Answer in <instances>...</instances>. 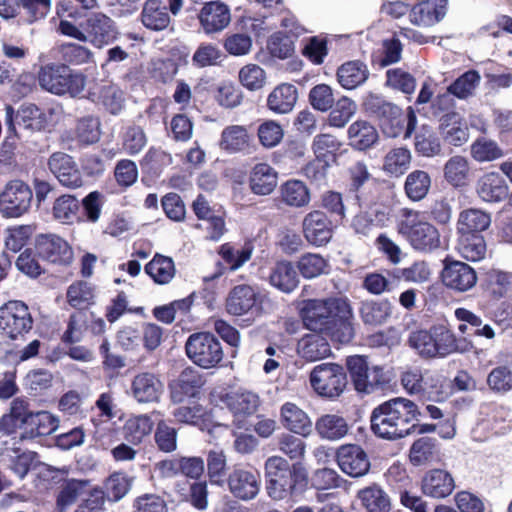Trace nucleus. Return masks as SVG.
<instances>
[{
  "mask_svg": "<svg viewBox=\"0 0 512 512\" xmlns=\"http://www.w3.org/2000/svg\"><path fill=\"white\" fill-rule=\"evenodd\" d=\"M420 411L411 400L396 397L385 401L372 411L371 429L375 435L387 440L404 438L415 431Z\"/></svg>",
  "mask_w": 512,
  "mask_h": 512,
  "instance_id": "1",
  "label": "nucleus"
},
{
  "mask_svg": "<svg viewBox=\"0 0 512 512\" xmlns=\"http://www.w3.org/2000/svg\"><path fill=\"white\" fill-rule=\"evenodd\" d=\"M301 316L307 329L330 330L337 326V319L352 318V309L347 299H309L302 302Z\"/></svg>",
  "mask_w": 512,
  "mask_h": 512,
  "instance_id": "2",
  "label": "nucleus"
},
{
  "mask_svg": "<svg viewBox=\"0 0 512 512\" xmlns=\"http://www.w3.org/2000/svg\"><path fill=\"white\" fill-rule=\"evenodd\" d=\"M400 217L398 231L414 250L430 253L441 246L438 229L425 220L420 211L402 208Z\"/></svg>",
  "mask_w": 512,
  "mask_h": 512,
  "instance_id": "3",
  "label": "nucleus"
},
{
  "mask_svg": "<svg viewBox=\"0 0 512 512\" xmlns=\"http://www.w3.org/2000/svg\"><path fill=\"white\" fill-rule=\"evenodd\" d=\"M40 86L55 95H79L85 87L86 77L66 64L51 63L43 66L38 76Z\"/></svg>",
  "mask_w": 512,
  "mask_h": 512,
  "instance_id": "4",
  "label": "nucleus"
},
{
  "mask_svg": "<svg viewBox=\"0 0 512 512\" xmlns=\"http://www.w3.org/2000/svg\"><path fill=\"white\" fill-rule=\"evenodd\" d=\"M5 122L9 136L18 138L23 137L25 132L43 131L48 126L46 114L35 104H22L17 111L8 105Z\"/></svg>",
  "mask_w": 512,
  "mask_h": 512,
  "instance_id": "5",
  "label": "nucleus"
},
{
  "mask_svg": "<svg viewBox=\"0 0 512 512\" xmlns=\"http://www.w3.org/2000/svg\"><path fill=\"white\" fill-rule=\"evenodd\" d=\"M185 349L189 359L204 369L217 366L224 356L220 341L208 332L190 335L186 341Z\"/></svg>",
  "mask_w": 512,
  "mask_h": 512,
  "instance_id": "6",
  "label": "nucleus"
},
{
  "mask_svg": "<svg viewBox=\"0 0 512 512\" xmlns=\"http://www.w3.org/2000/svg\"><path fill=\"white\" fill-rule=\"evenodd\" d=\"M268 302V296L257 287L240 284L230 290L225 301V308L227 313L233 316H242L248 313L260 316Z\"/></svg>",
  "mask_w": 512,
  "mask_h": 512,
  "instance_id": "7",
  "label": "nucleus"
},
{
  "mask_svg": "<svg viewBox=\"0 0 512 512\" xmlns=\"http://www.w3.org/2000/svg\"><path fill=\"white\" fill-rule=\"evenodd\" d=\"M310 383L315 392L320 396L336 398L343 393L347 384V378L341 365L322 363L315 366L311 371Z\"/></svg>",
  "mask_w": 512,
  "mask_h": 512,
  "instance_id": "8",
  "label": "nucleus"
},
{
  "mask_svg": "<svg viewBox=\"0 0 512 512\" xmlns=\"http://www.w3.org/2000/svg\"><path fill=\"white\" fill-rule=\"evenodd\" d=\"M32 326L33 318L25 302L10 300L0 307V329L11 340L23 337Z\"/></svg>",
  "mask_w": 512,
  "mask_h": 512,
  "instance_id": "9",
  "label": "nucleus"
},
{
  "mask_svg": "<svg viewBox=\"0 0 512 512\" xmlns=\"http://www.w3.org/2000/svg\"><path fill=\"white\" fill-rule=\"evenodd\" d=\"M265 475L268 495L274 500L285 499L295 487V478L289 463L280 456L266 460Z\"/></svg>",
  "mask_w": 512,
  "mask_h": 512,
  "instance_id": "10",
  "label": "nucleus"
},
{
  "mask_svg": "<svg viewBox=\"0 0 512 512\" xmlns=\"http://www.w3.org/2000/svg\"><path fill=\"white\" fill-rule=\"evenodd\" d=\"M33 193L22 180H12L0 193V213L7 218L22 216L30 207Z\"/></svg>",
  "mask_w": 512,
  "mask_h": 512,
  "instance_id": "11",
  "label": "nucleus"
},
{
  "mask_svg": "<svg viewBox=\"0 0 512 512\" xmlns=\"http://www.w3.org/2000/svg\"><path fill=\"white\" fill-rule=\"evenodd\" d=\"M83 29L86 32V42L97 48L112 44L119 36L116 22L102 12L86 13Z\"/></svg>",
  "mask_w": 512,
  "mask_h": 512,
  "instance_id": "12",
  "label": "nucleus"
},
{
  "mask_svg": "<svg viewBox=\"0 0 512 512\" xmlns=\"http://www.w3.org/2000/svg\"><path fill=\"white\" fill-rule=\"evenodd\" d=\"M347 368L359 392L371 393L385 383L383 370L380 367L369 368L364 356L354 355L347 358Z\"/></svg>",
  "mask_w": 512,
  "mask_h": 512,
  "instance_id": "13",
  "label": "nucleus"
},
{
  "mask_svg": "<svg viewBox=\"0 0 512 512\" xmlns=\"http://www.w3.org/2000/svg\"><path fill=\"white\" fill-rule=\"evenodd\" d=\"M35 251L40 259L52 264L67 266L73 260V250L68 242L52 233L36 236Z\"/></svg>",
  "mask_w": 512,
  "mask_h": 512,
  "instance_id": "14",
  "label": "nucleus"
},
{
  "mask_svg": "<svg viewBox=\"0 0 512 512\" xmlns=\"http://www.w3.org/2000/svg\"><path fill=\"white\" fill-rule=\"evenodd\" d=\"M48 168L59 183L75 189L83 186L82 173L74 158L64 152H54L48 159Z\"/></svg>",
  "mask_w": 512,
  "mask_h": 512,
  "instance_id": "15",
  "label": "nucleus"
},
{
  "mask_svg": "<svg viewBox=\"0 0 512 512\" xmlns=\"http://www.w3.org/2000/svg\"><path fill=\"white\" fill-rule=\"evenodd\" d=\"M379 121L386 136L396 138L403 134L404 138L407 139L416 127L417 117L411 108H409L407 114H404L398 106L393 105L388 107L387 113Z\"/></svg>",
  "mask_w": 512,
  "mask_h": 512,
  "instance_id": "16",
  "label": "nucleus"
},
{
  "mask_svg": "<svg viewBox=\"0 0 512 512\" xmlns=\"http://www.w3.org/2000/svg\"><path fill=\"white\" fill-rule=\"evenodd\" d=\"M443 284L456 292H467L477 283L476 271L461 261H445L442 271Z\"/></svg>",
  "mask_w": 512,
  "mask_h": 512,
  "instance_id": "17",
  "label": "nucleus"
},
{
  "mask_svg": "<svg viewBox=\"0 0 512 512\" xmlns=\"http://www.w3.org/2000/svg\"><path fill=\"white\" fill-rule=\"evenodd\" d=\"M220 400L233 414L234 422L239 428L243 426L246 417L257 411L260 403L257 394L246 390L225 393L220 396Z\"/></svg>",
  "mask_w": 512,
  "mask_h": 512,
  "instance_id": "18",
  "label": "nucleus"
},
{
  "mask_svg": "<svg viewBox=\"0 0 512 512\" xmlns=\"http://www.w3.org/2000/svg\"><path fill=\"white\" fill-rule=\"evenodd\" d=\"M260 483L259 474L245 468H234L227 478L230 493L243 501L252 500L258 495Z\"/></svg>",
  "mask_w": 512,
  "mask_h": 512,
  "instance_id": "19",
  "label": "nucleus"
},
{
  "mask_svg": "<svg viewBox=\"0 0 512 512\" xmlns=\"http://www.w3.org/2000/svg\"><path fill=\"white\" fill-rule=\"evenodd\" d=\"M306 241L316 247L325 246L333 235L332 222L319 210L309 212L302 221Z\"/></svg>",
  "mask_w": 512,
  "mask_h": 512,
  "instance_id": "20",
  "label": "nucleus"
},
{
  "mask_svg": "<svg viewBox=\"0 0 512 512\" xmlns=\"http://www.w3.org/2000/svg\"><path fill=\"white\" fill-rule=\"evenodd\" d=\"M205 381L202 375L193 367H187L168 383L170 399L181 403L186 398L196 397Z\"/></svg>",
  "mask_w": 512,
  "mask_h": 512,
  "instance_id": "21",
  "label": "nucleus"
},
{
  "mask_svg": "<svg viewBox=\"0 0 512 512\" xmlns=\"http://www.w3.org/2000/svg\"><path fill=\"white\" fill-rule=\"evenodd\" d=\"M336 458L342 472L354 478L366 475L370 469L366 452L355 444L340 446Z\"/></svg>",
  "mask_w": 512,
  "mask_h": 512,
  "instance_id": "22",
  "label": "nucleus"
},
{
  "mask_svg": "<svg viewBox=\"0 0 512 512\" xmlns=\"http://www.w3.org/2000/svg\"><path fill=\"white\" fill-rule=\"evenodd\" d=\"M25 416L24 432L20 436L22 440L50 435L59 427L58 417L45 410L34 412L26 406Z\"/></svg>",
  "mask_w": 512,
  "mask_h": 512,
  "instance_id": "23",
  "label": "nucleus"
},
{
  "mask_svg": "<svg viewBox=\"0 0 512 512\" xmlns=\"http://www.w3.org/2000/svg\"><path fill=\"white\" fill-rule=\"evenodd\" d=\"M447 13V0H422L409 13V20L419 27H431L440 22Z\"/></svg>",
  "mask_w": 512,
  "mask_h": 512,
  "instance_id": "24",
  "label": "nucleus"
},
{
  "mask_svg": "<svg viewBox=\"0 0 512 512\" xmlns=\"http://www.w3.org/2000/svg\"><path fill=\"white\" fill-rule=\"evenodd\" d=\"M439 375H430L423 373L420 368L414 367L405 370L400 377L403 389L410 395L429 396L434 393V389L440 382Z\"/></svg>",
  "mask_w": 512,
  "mask_h": 512,
  "instance_id": "25",
  "label": "nucleus"
},
{
  "mask_svg": "<svg viewBox=\"0 0 512 512\" xmlns=\"http://www.w3.org/2000/svg\"><path fill=\"white\" fill-rule=\"evenodd\" d=\"M198 17L207 34L223 30L231 21L228 6L220 1L207 2L202 7Z\"/></svg>",
  "mask_w": 512,
  "mask_h": 512,
  "instance_id": "26",
  "label": "nucleus"
},
{
  "mask_svg": "<svg viewBox=\"0 0 512 512\" xmlns=\"http://www.w3.org/2000/svg\"><path fill=\"white\" fill-rule=\"evenodd\" d=\"M331 346L325 336L310 333L302 336L297 344L298 355L308 362H316L331 355Z\"/></svg>",
  "mask_w": 512,
  "mask_h": 512,
  "instance_id": "27",
  "label": "nucleus"
},
{
  "mask_svg": "<svg viewBox=\"0 0 512 512\" xmlns=\"http://www.w3.org/2000/svg\"><path fill=\"white\" fill-rule=\"evenodd\" d=\"M278 184V173L268 163H257L251 169L249 186L256 195L266 196L271 194Z\"/></svg>",
  "mask_w": 512,
  "mask_h": 512,
  "instance_id": "28",
  "label": "nucleus"
},
{
  "mask_svg": "<svg viewBox=\"0 0 512 512\" xmlns=\"http://www.w3.org/2000/svg\"><path fill=\"white\" fill-rule=\"evenodd\" d=\"M481 76L476 70H469L458 77L448 88L447 92L437 97V104L449 103L451 95L459 99H467L472 96L479 86Z\"/></svg>",
  "mask_w": 512,
  "mask_h": 512,
  "instance_id": "29",
  "label": "nucleus"
},
{
  "mask_svg": "<svg viewBox=\"0 0 512 512\" xmlns=\"http://www.w3.org/2000/svg\"><path fill=\"white\" fill-rule=\"evenodd\" d=\"M454 488L452 476L442 469L427 472L422 480L423 493L433 498H445L453 492Z\"/></svg>",
  "mask_w": 512,
  "mask_h": 512,
  "instance_id": "30",
  "label": "nucleus"
},
{
  "mask_svg": "<svg viewBox=\"0 0 512 512\" xmlns=\"http://www.w3.org/2000/svg\"><path fill=\"white\" fill-rule=\"evenodd\" d=\"M59 482L61 483L56 496V509L59 512L67 511L90 485L88 479L64 478L59 479Z\"/></svg>",
  "mask_w": 512,
  "mask_h": 512,
  "instance_id": "31",
  "label": "nucleus"
},
{
  "mask_svg": "<svg viewBox=\"0 0 512 512\" xmlns=\"http://www.w3.org/2000/svg\"><path fill=\"white\" fill-rule=\"evenodd\" d=\"M440 130L444 139L451 145L461 146L468 141V127L459 113L450 112L443 115Z\"/></svg>",
  "mask_w": 512,
  "mask_h": 512,
  "instance_id": "32",
  "label": "nucleus"
},
{
  "mask_svg": "<svg viewBox=\"0 0 512 512\" xmlns=\"http://www.w3.org/2000/svg\"><path fill=\"white\" fill-rule=\"evenodd\" d=\"M476 192L483 201L495 203L507 197L508 186L499 174L490 172L477 181Z\"/></svg>",
  "mask_w": 512,
  "mask_h": 512,
  "instance_id": "33",
  "label": "nucleus"
},
{
  "mask_svg": "<svg viewBox=\"0 0 512 512\" xmlns=\"http://www.w3.org/2000/svg\"><path fill=\"white\" fill-rule=\"evenodd\" d=\"M435 348L437 357H445L452 353H465L472 348L471 342L465 338L457 339L446 327H434Z\"/></svg>",
  "mask_w": 512,
  "mask_h": 512,
  "instance_id": "34",
  "label": "nucleus"
},
{
  "mask_svg": "<svg viewBox=\"0 0 512 512\" xmlns=\"http://www.w3.org/2000/svg\"><path fill=\"white\" fill-rule=\"evenodd\" d=\"M281 421L285 428L302 436L309 435L312 430V422L307 413L291 402L282 405Z\"/></svg>",
  "mask_w": 512,
  "mask_h": 512,
  "instance_id": "35",
  "label": "nucleus"
},
{
  "mask_svg": "<svg viewBox=\"0 0 512 512\" xmlns=\"http://www.w3.org/2000/svg\"><path fill=\"white\" fill-rule=\"evenodd\" d=\"M298 98L297 88L292 84H280L268 95L267 106L277 114H286L293 110Z\"/></svg>",
  "mask_w": 512,
  "mask_h": 512,
  "instance_id": "36",
  "label": "nucleus"
},
{
  "mask_svg": "<svg viewBox=\"0 0 512 512\" xmlns=\"http://www.w3.org/2000/svg\"><path fill=\"white\" fill-rule=\"evenodd\" d=\"M369 74L366 64L359 60H353L342 64L338 68L337 79L344 89L352 90L365 83Z\"/></svg>",
  "mask_w": 512,
  "mask_h": 512,
  "instance_id": "37",
  "label": "nucleus"
},
{
  "mask_svg": "<svg viewBox=\"0 0 512 512\" xmlns=\"http://www.w3.org/2000/svg\"><path fill=\"white\" fill-rule=\"evenodd\" d=\"M269 282L281 292L291 293L297 288L299 278L291 262L279 261L271 268Z\"/></svg>",
  "mask_w": 512,
  "mask_h": 512,
  "instance_id": "38",
  "label": "nucleus"
},
{
  "mask_svg": "<svg viewBox=\"0 0 512 512\" xmlns=\"http://www.w3.org/2000/svg\"><path fill=\"white\" fill-rule=\"evenodd\" d=\"M491 224V216L489 213L470 208L460 212L457 220L458 234H480L485 231Z\"/></svg>",
  "mask_w": 512,
  "mask_h": 512,
  "instance_id": "39",
  "label": "nucleus"
},
{
  "mask_svg": "<svg viewBox=\"0 0 512 512\" xmlns=\"http://www.w3.org/2000/svg\"><path fill=\"white\" fill-rule=\"evenodd\" d=\"M26 406H29V403L24 398L17 397L12 400L9 412L0 418V433L12 435L17 429L24 431L23 420H26Z\"/></svg>",
  "mask_w": 512,
  "mask_h": 512,
  "instance_id": "40",
  "label": "nucleus"
},
{
  "mask_svg": "<svg viewBox=\"0 0 512 512\" xmlns=\"http://www.w3.org/2000/svg\"><path fill=\"white\" fill-rule=\"evenodd\" d=\"M251 136L245 126L230 125L223 129L220 139V148L228 153H237L250 146Z\"/></svg>",
  "mask_w": 512,
  "mask_h": 512,
  "instance_id": "41",
  "label": "nucleus"
},
{
  "mask_svg": "<svg viewBox=\"0 0 512 512\" xmlns=\"http://www.w3.org/2000/svg\"><path fill=\"white\" fill-rule=\"evenodd\" d=\"M158 383H160V381L152 373L144 372L136 375L131 385L134 398L139 403L158 401Z\"/></svg>",
  "mask_w": 512,
  "mask_h": 512,
  "instance_id": "42",
  "label": "nucleus"
},
{
  "mask_svg": "<svg viewBox=\"0 0 512 512\" xmlns=\"http://www.w3.org/2000/svg\"><path fill=\"white\" fill-rule=\"evenodd\" d=\"M100 126V120L96 116L87 115L79 118L73 131V140L84 147L97 143L101 136Z\"/></svg>",
  "mask_w": 512,
  "mask_h": 512,
  "instance_id": "43",
  "label": "nucleus"
},
{
  "mask_svg": "<svg viewBox=\"0 0 512 512\" xmlns=\"http://www.w3.org/2000/svg\"><path fill=\"white\" fill-rule=\"evenodd\" d=\"M357 497L367 512H389L391 510L390 497L376 484L361 489Z\"/></svg>",
  "mask_w": 512,
  "mask_h": 512,
  "instance_id": "44",
  "label": "nucleus"
},
{
  "mask_svg": "<svg viewBox=\"0 0 512 512\" xmlns=\"http://www.w3.org/2000/svg\"><path fill=\"white\" fill-rule=\"evenodd\" d=\"M444 178L453 187L465 186L470 178V164L466 157L452 156L444 165Z\"/></svg>",
  "mask_w": 512,
  "mask_h": 512,
  "instance_id": "45",
  "label": "nucleus"
},
{
  "mask_svg": "<svg viewBox=\"0 0 512 512\" xmlns=\"http://www.w3.org/2000/svg\"><path fill=\"white\" fill-rule=\"evenodd\" d=\"M350 145L358 150L370 148L378 139V132L367 121L358 120L348 128Z\"/></svg>",
  "mask_w": 512,
  "mask_h": 512,
  "instance_id": "46",
  "label": "nucleus"
},
{
  "mask_svg": "<svg viewBox=\"0 0 512 512\" xmlns=\"http://www.w3.org/2000/svg\"><path fill=\"white\" fill-rule=\"evenodd\" d=\"M457 251L464 259L480 261L486 254V243L481 234H458Z\"/></svg>",
  "mask_w": 512,
  "mask_h": 512,
  "instance_id": "47",
  "label": "nucleus"
},
{
  "mask_svg": "<svg viewBox=\"0 0 512 512\" xmlns=\"http://www.w3.org/2000/svg\"><path fill=\"white\" fill-rule=\"evenodd\" d=\"M315 428L320 437L327 440L342 439L349 429L347 421L342 416L336 414L321 416L317 420Z\"/></svg>",
  "mask_w": 512,
  "mask_h": 512,
  "instance_id": "48",
  "label": "nucleus"
},
{
  "mask_svg": "<svg viewBox=\"0 0 512 512\" xmlns=\"http://www.w3.org/2000/svg\"><path fill=\"white\" fill-rule=\"evenodd\" d=\"M282 201L291 207H304L310 202V192L304 182L288 180L280 187Z\"/></svg>",
  "mask_w": 512,
  "mask_h": 512,
  "instance_id": "49",
  "label": "nucleus"
},
{
  "mask_svg": "<svg viewBox=\"0 0 512 512\" xmlns=\"http://www.w3.org/2000/svg\"><path fill=\"white\" fill-rule=\"evenodd\" d=\"M392 311L391 303L382 299L379 301H365L360 307V316L367 325H381L390 317Z\"/></svg>",
  "mask_w": 512,
  "mask_h": 512,
  "instance_id": "50",
  "label": "nucleus"
},
{
  "mask_svg": "<svg viewBox=\"0 0 512 512\" xmlns=\"http://www.w3.org/2000/svg\"><path fill=\"white\" fill-rule=\"evenodd\" d=\"M411 152L404 147L389 150L383 159V171L394 177L403 175L410 167Z\"/></svg>",
  "mask_w": 512,
  "mask_h": 512,
  "instance_id": "51",
  "label": "nucleus"
},
{
  "mask_svg": "<svg viewBox=\"0 0 512 512\" xmlns=\"http://www.w3.org/2000/svg\"><path fill=\"white\" fill-rule=\"evenodd\" d=\"M253 251L254 247L251 243H245L242 246L225 243L220 247L219 254L229 270L236 271L251 259Z\"/></svg>",
  "mask_w": 512,
  "mask_h": 512,
  "instance_id": "52",
  "label": "nucleus"
},
{
  "mask_svg": "<svg viewBox=\"0 0 512 512\" xmlns=\"http://www.w3.org/2000/svg\"><path fill=\"white\" fill-rule=\"evenodd\" d=\"M53 217L62 223H72L80 219V201L71 194H63L55 199L52 208Z\"/></svg>",
  "mask_w": 512,
  "mask_h": 512,
  "instance_id": "53",
  "label": "nucleus"
},
{
  "mask_svg": "<svg viewBox=\"0 0 512 512\" xmlns=\"http://www.w3.org/2000/svg\"><path fill=\"white\" fill-rule=\"evenodd\" d=\"M431 186V178L426 171L414 170L406 177L404 190L412 201H420L426 197Z\"/></svg>",
  "mask_w": 512,
  "mask_h": 512,
  "instance_id": "54",
  "label": "nucleus"
},
{
  "mask_svg": "<svg viewBox=\"0 0 512 512\" xmlns=\"http://www.w3.org/2000/svg\"><path fill=\"white\" fill-rule=\"evenodd\" d=\"M408 343L421 357H437L435 348L434 327L431 330H417L411 332Z\"/></svg>",
  "mask_w": 512,
  "mask_h": 512,
  "instance_id": "55",
  "label": "nucleus"
},
{
  "mask_svg": "<svg viewBox=\"0 0 512 512\" xmlns=\"http://www.w3.org/2000/svg\"><path fill=\"white\" fill-rule=\"evenodd\" d=\"M330 110L328 116L329 125L342 128L356 113L357 105L352 99L343 96L334 103Z\"/></svg>",
  "mask_w": 512,
  "mask_h": 512,
  "instance_id": "56",
  "label": "nucleus"
},
{
  "mask_svg": "<svg viewBox=\"0 0 512 512\" xmlns=\"http://www.w3.org/2000/svg\"><path fill=\"white\" fill-rule=\"evenodd\" d=\"M153 428V422L147 415H139L128 419L123 427L125 439L131 443L137 444L142 441L144 436L150 434Z\"/></svg>",
  "mask_w": 512,
  "mask_h": 512,
  "instance_id": "57",
  "label": "nucleus"
},
{
  "mask_svg": "<svg viewBox=\"0 0 512 512\" xmlns=\"http://www.w3.org/2000/svg\"><path fill=\"white\" fill-rule=\"evenodd\" d=\"M133 478L125 473L115 472L111 474L104 483L107 500L118 502L131 489Z\"/></svg>",
  "mask_w": 512,
  "mask_h": 512,
  "instance_id": "58",
  "label": "nucleus"
},
{
  "mask_svg": "<svg viewBox=\"0 0 512 512\" xmlns=\"http://www.w3.org/2000/svg\"><path fill=\"white\" fill-rule=\"evenodd\" d=\"M140 169L144 185L150 187L156 184L160 176V150L151 147L140 161Z\"/></svg>",
  "mask_w": 512,
  "mask_h": 512,
  "instance_id": "59",
  "label": "nucleus"
},
{
  "mask_svg": "<svg viewBox=\"0 0 512 512\" xmlns=\"http://www.w3.org/2000/svg\"><path fill=\"white\" fill-rule=\"evenodd\" d=\"M436 452V440L430 437H421L412 444L409 458L413 465L420 466L433 460Z\"/></svg>",
  "mask_w": 512,
  "mask_h": 512,
  "instance_id": "60",
  "label": "nucleus"
},
{
  "mask_svg": "<svg viewBox=\"0 0 512 512\" xmlns=\"http://www.w3.org/2000/svg\"><path fill=\"white\" fill-rule=\"evenodd\" d=\"M432 275L429 264L425 261H415L409 267L396 269L393 276L414 284H423L430 280Z\"/></svg>",
  "mask_w": 512,
  "mask_h": 512,
  "instance_id": "61",
  "label": "nucleus"
},
{
  "mask_svg": "<svg viewBox=\"0 0 512 512\" xmlns=\"http://www.w3.org/2000/svg\"><path fill=\"white\" fill-rule=\"evenodd\" d=\"M415 150L424 157H433L441 152L440 140L435 132L423 126L415 136Z\"/></svg>",
  "mask_w": 512,
  "mask_h": 512,
  "instance_id": "62",
  "label": "nucleus"
},
{
  "mask_svg": "<svg viewBox=\"0 0 512 512\" xmlns=\"http://www.w3.org/2000/svg\"><path fill=\"white\" fill-rule=\"evenodd\" d=\"M297 268L304 278L312 279L326 273L328 263L320 254L306 253L298 260Z\"/></svg>",
  "mask_w": 512,
  "mask_h": 512,
  "instance_id": "63",
  "label": "nucleus"
},
{
  "mask_svg": "<svg viewBox=\"0 0 512 512\" xmlns=\"http://www.w3.org/2000/svg\"><path fill=\"white\" fill-rule=\"evenodd\" d=\"M341 143L331 134H318L314 137L311 148L317 158L333 161Z\"/></svg>",
  "mask_w": 512,
  "mask_h": 512,
  "instance_id": "64",
  "label": "nucleus"
}]
</instances>
